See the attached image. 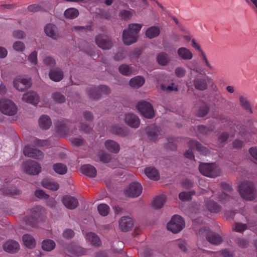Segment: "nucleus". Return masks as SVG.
Masks as SVG:
<instances>
[{"instance_id": "1", "label": "nucleus", "mask_w": 257, "mask_h": 257, "mask_svg": "<svg viewBox=\"0 0 257 257\" xmlns=\"http://www.w3.org/2000/svg\"><path fill=\"white\" fill-rule=\"evenodd\" d=\"M142 27L139 24H131L128 30H124L122 33V40L124 44L130 45L137 41L138 34Z\"/></svg>"}, {"instance_id": "2", "label": "nucleus", "mask_w": 257, "mask_h": 257, "mask_svg": "<svg viewBox=\"0 0 257 257\" xmlns=\"http://www.w3.org/2000/svg\"><path fill=\"white\" fill-rule=\"evenodd\" d=\"M239 192L241 197L247 200H253L255 197L256 191L252 183L244 181L239 185Z\"/></svg>"}, {"instance_id": "3", "label": "nucleus", "mask_w": 257, "mask_h": 257, "mask_svg": "<svg viewBox=\"0 0 257 257\" xmlns=\"http://www.w3.org/2000/svg\"><path fill=\"white\" fill-rule=\"evenodd\" d=\"M31 215L25 218V221L27 224L34 226L44 216L45 209L41 206H36L31 209Z\"/></svg>"}, {"instance_id": "4", "label": "nucleus", "mask_w": 257, "mask_h": 257, "mask_svg": "<svg viewBox=\"0 0 257 257\" xmlns=\"http://www.w3.org/2000/svg\"><path fill=\"white\" fill-rule=\"evenodd\" d=\"M200 172L203 175L214 178L219 175L220 171L215 164L201 163L199 166Z\"/></svg>"}, {"instance_id": "5", "label": "nucleus", "mask_w": 257, "mask_h": 257, "mask_svg": "<svg viewBox=\"0 0 257 257\" xmlns=\"http://www.w3.org/2000/svg\"><path fill=\"white\" fill-rule=\"evenodd\" d=\"M199 235L205 236L207 240L214 245H219L222 241V237L218 234L211 231L208 227H205L200 228L199 230Z\"/></svg>"}, {"instance_id": "6", "label": "nucleus", "mask_w": 257, "mask_h": 257, "mask_svg": "<svg viewBox=\"0 0 257 257\" xmlns=\"http://www.w3.org/2000/svg\"><path fill=\"white\" fill-rule=\"evenodd\" d=\"M188 145L190 149L187 151L184 155L186 158L189 159H194V158L192 150H196L204 155H207L209 152L206 147L203 146L197 141L191 140L189 141Z\"/></svg>"}, {"instance_id": "7", "label": "nucleus", "mask_w": 257, "mask_h": 257, "mask_svg": "<svg viewBox=\"0 0 257 257\" xmlns=\"http://www.w3.org/2000/svg\"><path fill=\"white\" fill-rule=\"evenodd\" d=\"M185 223L183 218L178 215H174L167 224V228L173 233H178L185 227Z\"/></svg>"}, {"instance_id": "8", "label": "nucleus", "mask_w": 257, "mask_h": 257, "mask_svg": "<svg viewBox=\"0 0 257 257\" xmlns=\"http://www.w3.org/2000/svg\"><path fill=\"white\" fill-rule=\"evenodd\" d=\"M0 111L4 114L10 116L14 115L18 109L15 104L9 99H0Z\"/></svg>"}, {"instance_id": "9", "label": "nucleus", "mask_w": 257, "mask_h": 257, "mask_svg": "<svg viewBox=\"0 0 257 257\" xmlns=\"http://www.w3.org/2000/svg\"><path fill=\"white\" fill-rule=\"evenodd\" d=\"M99 91L105 94H108L110 93V88L106 85H100L97 89L94 86H90L87 88V94L89 98L93 99H97L100 97Z\"/></svg>"}, {"instance_id": "10", "label": "nucleus", "mask_w": 257, "mask_h": 257, "mask_svg": "<svg viewBox=\"0 0 257 257\" xmlns=\"http://www.w3.org/2000/svg\"><path fill=\"white\" fill-rule=\"evenodd\" d=\"M137 109L141 113L147 118H152L154 116V111L152 105L147 101H142L137 105Z\"/></svg>"}, {"instance_id": "11", "label": "nucleus", "mask_w": 257, "mask_h": 257, "mask_svg": "<svg viewBox=\"0 0 257 257\" xmlns=\"http://www.w3.org/2000/svg\"><path fill=\"white\" fill-rule=\"evenodd\" d=\"M23 166L25 171L27 174L31 175H38L41 170V167L40 164L32 160L24 162Z\"/></svg>"}, {"instance_id": "12", "label": "nucleus", "mask_w": 257, "mask_h": 257, "mask_svg": "<svg viewBox=\"0 0 257 257\" xmlns=\"http://www.w3.org/2000/svg\"><path fill=\"white\" fill-rule=\"evenodd\" d=\"M142 192V185L137 182L131 183L124 191L126 196L131 197H136L139 196Z\"/></svg>"}, {"instance_id": "13", "label": "nucleus", "mask_w": 257, "mask_h": 257, "mask_svg": "<svg viewBox=\"0 0 257 257\" xmlns=\"http://www.w3.org/2000/svg\"><path fill=\"white\" fill-rule=\"evenodd\" d=\"M23 154L25 156L37 160L43 159L44 154L41 151L32 148L30 146H26L23 149Z\"/></svg>"}, {"instance_id": "14", "label": "nucleus", "mask_w": 257, "mask_h": 257, "mask_svg": "<svg viewBox=\"0 0 257 257\" xmlns=\"http://www.w3.org/2000/svg\"><path fill=\"white\" fill-rule=\"evenodd\" d=\"M14 86L19 91H25L31 86L32 83L30 79L19 78L14 80Z\"/></svg>"}, {"instance_id": "15", "label": "nucleus", "mask_w": 257, "mask_h": 257, "mask_svg": "<svg viewBox=\"0 0 257 257\" xmlns=\"http://www.w3.org/2000/svg\"><path fill=\"white\" fill-rule=\"evenodd\" d=\"M95 42L97 46L102 49H109L112 45L109 38L104 35H98L95 37Z\"/></svg>"}, {"instance_id": "16", "label": "nucleus", "mask_w": 257, "mask_h": 257, "mask_svg": "<svg viewBox=\"0 0 257 257\" xmlns=\"http://www.w3.org/2000/svg\"><path fill=\"white\" fill-rule=\"evenodd\" d=\"M19 243L13 240H9L6 241L3 245L4 249L7 252L14 253L20 249Z\"/></svg>"}, {"instance_id": "17", "label": "nucleus", "mask_w": 257, "mask_h": 257, "mask_svg": "<svg viewBox=\"0 0 257 257\" xmlns=\"http://www.w3.org/2000/svg\"><path fill=\"white\" fill-rule=\"evenodd\" d=\"M62 202L65 206L69 209H75L78 205V201L75 197L68 195L64 196Z\"/></svg>"}, {"instance_id": "18", "label": "nucleus", "mask_w": 257, "mask_h": 257, "mask_svg": "<svg viewBox=\"0 0 257 257\" xmlns=\"http://www.w3.org/2000/svg\"><path fill=\"white\" fill-rule=\"evenodd\" d=\"M134 223L132 219L128 217L123 216L119 221L120 229L123 231L129 230L133 226Z\"/></svg>"}, {"instance_id": "19", "label": "nucleus", "mask_w": 257, "mask_h": 257, "mask_svg": "<svg viewBox=\"0 0 257 257\" xmlns=\"http://www.w3.org/2000/svg\"><path fill=\"white\" fill-rule=\"evenodd\" d=\"M125 122L131 127L137 128L139 126L140 121L139 117L133 113H128L125 115Z\"/></svg>"}, {"instance_id": "20", "label": "nucleus", "mask_w": 257, "mask_h": 257, "mask_svg": "<svg viewBox=\"0 0 257 257\" xmlns=\"http://www.w3.org/2000/svg\"><path fill=\"white\" fill-rule=\"evenodd\" d=\"M193 85L196 89L203 91L207 88V83L205 78L197 76L193 80Z\"/></svg>"}, {"instance_id": "21", "label": "nucleus", "mask_w": 257, "mask_h": 257, "mask_svg": "<svg viewBox=\"0 0 257 257\" xmlns=\"http://www.w3.org/2000/svg\"><path fill=\"white\" fill-rule=\"evenodd\" d=\"M39 97L35 92H29L23 95L22 99L23 101L36 105L39 101Z\"/></svg>"}, {"instance_id": "22", "label": "nucleus", "mask_w": 257, "mask_h": 257, "mask_svg": "<svg viewBox=\"0 0 257 257\" xmlns=\"http://www.w3.org/2000/svg\"><path fill=\"white\" fill-rule=\"evenodd\" d=\"M67 120L58 121L56 124L57 132L61 136L66 135L68 132V127Z\"/></svg>"}, {"instance_id": "23", "label": "nucleus", "mask_w": 257, "mask_h": 257, "mask_svg": "<svg viewBox=\"0 0 257 257\" xmlns=\"http://www.w3.org/2000/svg\"><path fill=\"white\" fill-rule=\"evenodd\" d=\"M83 174L89 177L94 178L96 176V170L90 165H84L81 168Z\"/></svg>"}, {"instance_id": "24", "label": "nucleus", "mask_w": 257, "mask_h": 257, "mask_svg": "<svg viewBox=\"0 0 257 257\" xmlns=\"http://www.w3.org/2000/svg\"><path fill=\"white\" fill-rule=\"evenodd\" d=\"M50 78L55 82L61 81L64 76L63 73L59 68H56L51 70L49 72Z\"/></svg>"}, {"instance_id": "25", "label": "nucleus", "mask_w": 257, "mask_h": 257, "mask_svg": "<svg viewBox=\"0 0 257 257\" xmlns=\"http://www.w3.org/2000/svg\"><path fill=\"white\" fill-rule=\"evenodd\" d=\"M105 146L108 151L114 154L118 153L120 149L118 144L110 140L105 141Z\"/></svg>"}, {"instance_id": "26", "label": "nucleus", "mask_w": 257, "mask_h": 257, "mask_svg": "<svg viewBox=\"0 0 257 257\" xmlns=\"http://www.w3.org/2000/svg\"><path fill=\"white\" fill-rule=\"evenodd\" d=\"M86 239L91 244L95 246H99L101 244V241L99 237L94 233L88 232L86 235Z\"/></svg>"}, {"instance_id": "27", "label": "nucleus", "mask_w": 257, "mask_h": 257, "mask_svg": "<svg viewBox=\"0 0 257 257\" xmlns=\"http://www.w3.org/2000/svg\"><path fill=\"white\" fill-rule=\"evenodd\" d=\"M39 125L44 130L48 129L52 124V121L50 117L47 115H43L39 118Z\"/></svg>"}, {"instance_id": "28", "label": "nucleus", "mask_w": 257, "mask_h": 257, "mask_svg": "<svg viewBox=\"0 0 257 257\" xmlns=\"http://www.w3.org/2000/svg\"><path fill=\"white\" fill-rule=\"evenodd\" d=\"M42 186L46 189L56 191L59 189V184L50 179H44L42 182Z\"/></svg>"}, {"instance_id": "29", "label": "nucleus", "mask_w": 257, "mask_h": 257, "mask_svg": "<svg viewBox=\"0 0 257 257\" xmlns=\"http://www.w3.org/2000/svg\"><path fill=\"white\" fill-rule=\"evenodd\" d=\"M178 55L183 60H191L193 57L192 52L185 47L180 48L177 51Z\"/></svg>"}, {"instance_id": "30", "label": "nucleus", "mask_w": 257, "mask_h": 257, "mask_svg": "<svg viewBox=\"0 0 257 257\" xmlns=\"http://www.w3.org/2000/svg\"><path fill=\"white\" fill-rule=\"evenodd\" d=\"M147 176L153 180H158L159 179V174L158 171L154 168L148 167L145 170Z\"/></svg>"}, {"instance_id": "31", "label": "nucleus", "mask_w": 257, "mask_h": 257, "mask_svg": "<svg viewBox=\"0 0 257 257\" xmlns=\"http://www.w3.org/2000/svg\"><path fill=\"white\" fill-rule=\"evenodd\" d=\"M160 33V28L158 26H153L148 28L146 31V36L152 39L159 35Z\"/></svg>"}, {"instance_id": "32", "label": "nucleus", "mask_w": 257, "mask_h": 257, "mask_svg": "<svg viewBox=\"0 0 257 257\" xmlns=\"http://www.w3.org/2000/svg\"><path fill=\"white\" fill-rule=\"evenodd\" d=\"M166 201V197L163 195L157 196L152 201V205L156 209L161 208Z\"/></svg>"}, {"instance_id": "33", "label": "nucleus", "mask_w": 257, "mask_h": 257, "mask_svg": "<svg viewBox=\"0 0 257 257\" xmlns=\"http://www.w3.org/2000/svg\"><path fill=\"white\" fill-rule=\"evenodd\" d=\"M24 244L30 248H32L35 246L36 242L34 237L28 234H24L22 237Z\"/></svg>"}, {"instance_id": "34", "label": "nucleus", "mask_w": 257, "mask_h": 257, "mask_svg": "<svg viewBox=\"0 0 257 257\" xmlns=\"http://www.w3.org/2000/svg\"><path fill=\"white\" fill-rule=\"evenodd\" d=\"M239 103L241 108L245 111L252 113V110L250 106V104L248 100L243 96L239 97Z\"/></svg>"}, {"instance_id": "35", "label": "nucleus", "mask_w": 257, "mask_h": 257, "mask_svg": "<svg viewBox=\"0 0 257 257\" xmlns=\"http://www.w3.org/2000/svg\"><path fill=\"white\" fill-rule=\"evenodd\" d=\"M145 81L143 77L138 76L131 79L130 85L132 87L139 88L144 84Z\"/></svg>"}, {"instance_id": "36", "label": "nucleus", "mask_w": 257, "mask_h": 257, "mask_svg": "<svg viewBox=\"0 0 257 257\" xmlns=\"http://www.w3.org/2000/svg\"><path fill=\"white\" fill-rule=\"evenodd\" d=\"M56 29V27L55 25L49 24L45 26L44 31L47 36L54 39H56L57 38V35L55 32Z\"/></svg>"}, {"instance_id": "37", "label": "nucleus", "mask_w": 257, "mask_h": 257, "mask_svg": "<svg viewBox=\"0 0 257 257\" xmlns=\"http://www.w3.org/2000/svg\"><path fill=\"white\" fill-rule=\"evenodd\" d=\"M206 204L207 208L211 212L218 213L221 210L220 206L213 200H208Z\"/></svg>"}, {"instance_id": "38", "label": "nucleus", "mask_w": 257, "mask_h": 257, "mask_svg": "<svg viewBox=\"0 0 257 257\" xmlns=\"http://www.w3.org/2000/svg\"><path fill=\"white\" fill-rule=\"evenodd\" d=\"M209 111V107L204 102H201L199 108L196 111V115L199 117H203L207 114Z\"/></svg>"}, {"instance_id": "39", "label": "nucleus", "mask_w": 257, "mask_h": 257, "mask_svg": "<svg viewBox=\"0 0 257 257\" xmlns=\"http://www.w3.org/2000/svg\"><path fill=\"white\" fill-rule=\"evenodd\" d=\"M157 60L160 65L164 66L169 62L170 58L167 53L162 52L157 55Z\"/></svg>"}, {"instance_id": "40", "label": "nucleus", "mask_w": 257, "mask_h": 257, "mask_svg": "<svg viewBox=\"0 0 257 257\" xmlns=\"http://www.w3.org/2000/svg\"><path fill=\"white\" fill-rule=\"evenodd\" d=\"M55 242L51 239H46L43 241L42 247L46 251H51L55 247Z\"/></svg>"}, {"instance_id": "41", "label": "nucleus", "mask_w": 257, "mask_h": 257, "mask_svg": "<svg viewBox=\"0 0 257 257\" xmlns=\"http://www.w3.org/2000/svg\"><path fill=\"white\" fill-rule=\"evenodd\" d=\"M64 14L66 18L73 19L78 16L79 12L76 9L69 8L65 11Z\"/></svg>"}, {"instance_id": "42", "label": "nucleus", "mask_w": 257, "mask_h": 257, "mask_svg": "<svg viewBox=\"0 0 257 257\" xmlns=\"http://www.w3.org/2000/svg\"><path fill=\"white\" fill-rule=\"evenodd\" d=\"M53 168L55 172L59 174H65L67 171V168L66 165L62 163L55 164Z\"/></svg>"}, {"instance_id": "43", "label": "nucleus", "mask_w": 257, "mask_h": 257, "mask_svg": "<svg viewBox=\"0 0 257 257\" xmlns=\"http://www.w3.org/2000/svg\"><path fill=\"white\" fill-rule=\"evenodd\" d=\"M119 71L124 75L128 76L134 74L133 69L129 65L122 64L119 67Z\"/></svg>"}, {"instance_id": "44", "label": "nucleus", "mask_w": 257, "mask_h": 257, "mask_svg": "<svg viewBox=\"0 0 257 257\" xmlns=\"http://www.w3.org/2000/svg\"><path fill=\"white\" fill-rule=\"evenodd\" d=\"M97 210L100 215L105 216L109 213L110 208L109 206L105 204H100L98 206Z\"/></svg>"}, {"instance_id": "45", "label": "nucleus", "mask_w": 257, "mask_h": 257, "mask_svg": "<svg viewBox=\"0 0 257 257\" xmlns=\"http://www.w3.org/2000/svg\"><path fill=\"white\" fill-rule=\"evenodd\" d=\"M111 131L113 133L122 137H124L127 135L126 131L123 128L118 126H113L112 127Z\"/></svg>"}, {"instance_id": "46", "label": "nucleus", "mask_w": 257, "mask_h": 257, "mask_svg": "<svg viewBox=\"0 0 257 257\" xmlns=\"http://www.w3.org/2000/svg\"><path fill=\"white\" fill-rule=\"evenodd\" d=\"M194 194L193 192H182L179 194V197L180 200L185 201H189L191 199L192 195Z\"/></svg>"}, {"instance_id": "47", "label": "nucleus", "mask_w": 257, "mask_h": 257, "mask_svg": "<svg viewBox=\"0 0 257 257\" xmlns=\"http://www.w3.org/2000/svg\"><path fill=\"white\" fill-rule=\"evenodd\" d=\"M3 191L4 194L7 195H17L19 194L20 191L16 189L15 187H11L10 188L8 187H4L3 189Z\"/></svg>"}, {"instance_id": "48", "label": "nucleus", "mask_w": 257, "mask_h": 257, "mask_svg": "<svg viewBox=\"0 0 257 257\" xmlns=\"http://www.w3.org/2000/svg\"><path fill=\"white\" fill-rule=\"evenodd\" d=\"M151 128L152 129L154 130V131H148L147 132L148 137L151 140L155 141L157 140L158 137V134H157L158 128H157L156 126L155 125L151 126Z\"/></svg>"}, {"instance_id": "49", "label": "nucleus", "mask_w": 257, "mask_h": 257, "mask_svg": "<svg viewBox=\"0 0 257 257\" xmlns=\"http://www.w3.org/2000/svg\"><path fill=\"white\" fill-rule=\"evenodd\" d=\"M33 143L36 146L44 147L49 145V141L47 140H40L38 139H35Z\"/></svg>"}, {"instance_id": "50", "label": "nucleus", "mask_w": 257, "mask_h": 257, "mask_svg": "<svg viewBox=\"0 0 257 257\" xmlns=\"http://www.w3.org/2000/svg\"><path fill=\"white\" fill-rule=\"evenodd\" d=\"M44 64L49 67H53L56 65L55 60L51 57H46L43 60Z\"/></svg>"}, {"instance_id": "51", "label": "nucleus", "mask_w": 257, "mask_h": 257, "mask_svg": "<svg viewBox=\"0 0 257 257\" xmlns=\"http://www.w3.org/2000/svg\"><path fill=\"white\" fill-rule=\"evenodd\" d=\"M233 228L235 231L241 232L247 229V225L246 224L236 223Z\"/></svg>"}, {"instance_id": "52", "label": "nucleus", "mask_w": 257, "mask_h": 257, "mask_svg": "<svg viewBox=\"0 0 257 257\" xmlns=\"http://www.w3.org/2000/svg\"><path fill=\"white\" fill-rule=\"evenodd\" d=\"M52 97L53 99L58 103H62L65 101V97L58 92L54 93Z\"/></svg>"}, {"instance_id": "53", "label": "nucleus", "mask_w": 257, "mask_h": 257, "mask_svg": "<svg viewBox=\"0 0 257 257\" xmlns=\"http://www.w3.org/2000/svg\"><path fill=\"white\" fill-rule=\"evenodd\" d=\"M198 131L202 135H206L209 132L213 131V128L211 127H208L205 125H201L198 126Z\"/></svg>"}, {"instance_id": "54", "label": "nucleus", "mask_w": 257, "mask_h": 257, "mask_svg": "<svg viewBox=\"0 0 257 257\" xmlns=\"http://www.w3.org/2000/svg\"><path fill=\"white\" fill-rule=\"evenodd\" d=\"M186 73L185 69L182 67H178L175 70L176 76L179 78L183 77Z\"/></svg>"}, {"instance_id": "55", "label": "nucleus", "mask_w": 257, "mask_h": 257, "mask_svg": "<svg viewBox=\"0 0 257 257\" xmlns=\"http://www.w3.org/2000/svg\"><path fill=\"white\" fill-rule=\"evenodd\" d=\"M36 196L41 199H48L49 195L45 193V192L41 189H37L35 192Z\"/></svg>"}, {"instance_id": "56", "label": "nucleus", "mask_w": 257, "mask_h": 257, "mask_svg": "<svg viewBox=\"0 0 257 257\" xmlns=\"http://www.w3.org/2000/svg\"><path fill=\"white\" fill-rule=\"evenodd\" d=\"M132 16V13L129 11L123 10L119 13V16L125 20L130 19Z\"/></svg>"}, {"instance_id": "57", "label": "nucleus", "mask_w": 257, "mask_h": 257, "mask_svg": "<svg viewBox=\"0 0 257 257\" xmlns=\"http://www.w3.org/2000/svg\"><path fill=\"white\" fill-rule=\"evenodd\" d=\"M99 158L101 161L104 163H108L111 160V156L107 153H102L100 155Z\"/></svg>"}, {"instance_id": "58", "label": "nucleus", "mask_w": 257, "mask_h": 257, "mask_svg": "<svg viewBox=\"0 0 257 257\" xmlns=\"http://www.w3.org/2000/svg\"><path fill=\"white\" fill-rule=\"evenodd\" d=\"M28 60L33 65H36L37 63V53L34 51L29 55Z\"/></svg>"}, {"instance_id": "59", "label": "nucleus", "mask_w": 257, "mask_h": 257, "mask_svg": "<svg viewBox=\"0 0 257 257\" xmlns=\"http://www.w3.org/2000/svg\"><path fill=\"white\" fill-rule=\"evenodd\" d=\"M73 251L74 254L76 255L85 254L86 252V250L81 246H75L73 249Z\"/></svg>"}, {"instance_id": "60", "label": "nucleus", "mask_w": 257, "mask_h": 257, "mask_svg": "<svg viewBox=\"0 0 257 257\" xmlns=\"http://www.w3.org/2000/svg\"><path fill=\"white\" fill-rule=\"evenodd\" d=\"M13 48L17 51H22L25 48V45L22 42L17 41L14 44Z\"/></svg>"}, {"instance_id": "61", "label": "nucleus", "mask_w": 257, "mask_h": 257, "mask_svg": "<svg viewBox=\"0 0 257 257\" xmlns=\"http://www.w3.org/2000/svg\"><path fill=\"white\" fill-rule=\"evenodd\" d=\"M176 141V138H169L168 139V148L171 150L175 149L177 146Z\"/></svg>"}, {"instance_id": "62", "label": "nucleus", "mask_w": 257, "mask_h": 257, "mask_svg": "<svg viewBox=\"0 0 257 257\" xmlns=\"http://www.w3.org/2000/svg\"><path fill=\"white\" fill-rule=\"evenodd\" d=\"M63 237L67 239L72 238L74 235L73 230L70 229H66L63 233Z\"/></svg>"}, {"instance_id": "63", "label": "nucleus", "mask_w": 257, "mask_h": 257, "mask_svg": "<svg viewBox=\"0 0 257 257\" xmlns=\"http://www.w3.org/2000/svg\"><path fill=\"white\" fill-rule=\"evenodd\" d=\"M13 36L16 39H23L26 36L25 33L22 30H16L13 32Z\"/></svg>"}, {"instance_id": "64", "label": "nucleus", "mask_w": 257, "mask_h": 257, "mask_svg": "<svg viewBox=\"0 0 257 257\" xmlns=\"http://www.w3.org/2000/svg\"><path fill=\"white\" fill-rule=\"evenodd\" d=\"M28 9L29 11L35 13L41 11L42 8L37 4H33L28 6Z\"/></svg>"}]
</instances>
